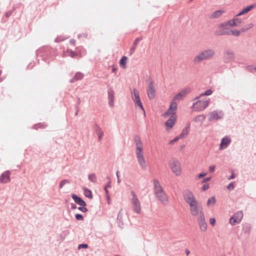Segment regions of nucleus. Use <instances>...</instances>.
I'll list each match as a JSON object with an SVG mask.
<instances>
[{
	"mask_svg": "<svg viewBox=\"0 0 256 256\" xmlns=\"http://www.w3.org/2000/svg\"><path fill=\"white\" fill-rule=\"evenodd\" d=\"M176 110L177 104L174 102H172L168 109L162 115L164 118H168L164 123V126L166 131L171 130L176 122L177 119Z\"/></svg>",
	"mask_w": 256,
	"mask_h": 256,
	"instance_id": "obj_1",
	"label": "nucleus"
},
{
	"mask_svg": "<svg viewBox=\"0 0 256 256\" xmlns=\"http://www.w3.org/2000/svg\"><path fill=\"white\" fill-rule=\"evenodd\" d=\"M134 142L136 146L135 152L138 163L142 169L146 170L147 166L144 157L143 144L140 137L135 136Z\"/></svg>",
	"mask_w": 256,
	"mask_h": 256,
	"instance_id": "obj_2",
	"label": "nucleus"
},
{
	"mask_svg": "<svg viewBox=\"0 0 256 256\" xmlns=\"http://www.w3.org/2000/svg\"><path fill=\"white\" fill-rule=\"evenodd\" d=\"M216 54L215 50L212 48H208L202 51L194 56L192 62L194 64H198L202 61L212 58Z\"/></svg>",
	"mask_w": 256,
	"mask_h": 256,
	"instance_id": "obj_3",
	"label": "nucleus"
},
{
	"mask_svg": "<svg viewBox=\"0 0 256 256\" xmlns=\"http://www.w3.org/2000/svg\"><path fill=\"white\" fill-rule=\"evenodd\" d=\"M130 202L133 212L138 215H142L143 211L141 203L136 193L132 190L130 192Z\"/></svg>",
	"mask_w": 256,
	"mask_h": 256,
	"instance_id": "obj_4",
	"label": "nucleus"
},
{
	"mask_svg": "<svg viewBox=\"0 0 256 256\" xmlns=\"http://www.w3.org/2000/svg\"><path fill=\"white\" fill-rule=\"evenodd\" d=\"M154 193L157 198L164 204L168 202V198L161 186L159 181L154 180Z\"/></svg>",
	"mask_w": 256,
	"mask_h": 256,
	"instance_id": "obj_5",
	"label": "nucleus"
},
{
	"mask_svg": "<svg viewBox=\"0 0 256 256\" xmlns=\"http://www.w3.org/2000/svg\"><path fill=\"white\" fill-rule=\"evenodd\" d=\"M198 99L192 106L193 111L201 112L205 110L208 106L210 99L209 98H195V100Z\"/></svg>",
	"mask_w": 256,
	"mask_h": 256,
	"instance_id": "obj_6",
	"label": "nucleus"
},
{
	"mask_svg": "<svg viewBox=\"0 0 256 256\" xmlns=\"http://www.w3.org/2000/svg\"><path fill=\"white\" fill-rule=\"evenodd\" d=\"M228 21L223 22L218 26L215 32L216 36L230 35V28Z\"/></svg>",
	"mask_w": 256,
	"mask_h": 256,
	"instance_id": "obj_7",
	"label": "nucleus"
},
{
	"mask_svg": "<svg viewBox=\"0 0 256 256\" xmlns=\"http://www.w3.org/2000/svg\"><path fill=\"white\" fill-rule=\"evenodd\" d=\"M169 165L172 172L176 176H180L182 173L180 163L176 160H172L169 162Z\"/></svg>",
	"mask_w": 256,
	"mask_h": 256,
	"instance_id": "obj_8",
	"label": "nucleus"
},
{
	"mask_svg": "<svg viewBox=\"0 0 256 256\" xmlns=\"http://www.w3.org/2000/svg\"><path fill=\"white\" fill-rule=\"evenodd\" d=\"M148 96L150 99H153L156 95V89L154 82L150 80L146 90Z\"/></svg>",
	"mask_w": 256,
	"mask_h": 256,
	"instance_id": "obj_9",
	"label": "nucleus"
},
{
	"mask_svg": "<svg viewBox=\"0 0 256 256\" xmlns=\"http://www.w3.org/2000/svg\"><path fill=\"white\" fill-rule=\"evenodd\" d=\"M243 218V212L242 211H238L234 213L232 216L230 220V223L232 225H235L239 224Z\"/></svg>",
	"mask_w": 256,
	"mask_h": 256,
	"instance_id": "obj_10",
	"label": "nucleus"
},
{
	"mask_svg": "<svg viewBox=\"0 0 256 256\" xmlns=\"http://www.w3.org/2000/svg\"><path fill=\"white\" fill-rule=\"evenodd\" d=\"M190 214L194 216H202V215H204V213L202 210V208L199 206L198 204L195 206L192 207L190 209Z\"/></svg>",
	"mask_w": 256,
	"mask_h": 256,
	"instance_id": "obj_11",
	"label": "nucleus"
},
{
	"mask_svg": "<svg viewBox=\"0 0 256 256\" xmlns=\"http://www.w3.org/2000/svg\"><path fill=\"white\" fill-rule=\"evenodd\" d=\"M132 99L136 105L140 107V108L144 111V108H143L142 103L140 101L139 94L137 90L134 89L133 90V93L132 94Z\"/></svg>",
	"mask_w": 256,
	"mask_h": 256,
	"instance_id": "obj_12",
	"label": "nucleus"
},
{
	"mask_svg": "<svg viewBox=\"0 0 256 256\" xmlns=\"http://www.w3.org/2000/svg\"><path fill=\"white\" fill-rule=\"evenodd\" d=\"M223 117V114L221 112L214 110L208 114V120L213 121L221 119Z\"/></svg>",
	"mask_w": 256,
	"mask_h": 256,
	"instance_id": "obj_13",
	"label": "nucleus"
},
{
	"mask_svg": "<svg viewBox=\"0 0 256 256\" xmlns=\"http://www.w3.org/2000/svg\"><path fill=\"white\" fill-rule=\"evenodd\" d=\"M197 220L200 230L203 232H206L207 230V224L206 222L204 214L198 216Z\"/></svg>",
	"mask_w": 256,
	"mask_h": 256,
	"instance_id": "obj_14",
	"label": "nucleus"
},
{
	"mask_svg": "<svg viewBox=\"0 0 256 256\" xmlns=\"http://www.w3.org/2000/svg\"><path fill=\"white\" fill-rule=\"evenodd\" d=\"M183 196L184 200L186 202L195 199L194 194L189 190H186L184 192Z\"/></svg>",
	"mask_w": 256,
	"mask_h": 256,
	"instance_id": "obj_15",
	"label": "nucleus"
},
{
	"mask_svg": "<svg viewBox=\"0 0 256 256\" xmlns=\"http://www.w3.org/2000/svg\"><path fill=\"white\" fill-rule=\"evenodd\" d=\"M10 172L9 171L4 172L0 176V182L2 183L9 182L10 180Z\"/></svg>",
	"mask_w": 256,
	"mask_h": 256,
	"instance_id": "obj_16",
	"label": "nucleus"
},
{
	"mask_svg": "<svg viewBox=\"0 0 256 256\" xmlns=\"http://www.w3.org/2000/svg\"><path fill=\"white\" fill-rule=\"evenodd\" d=\"M228 21L230 26H240L242 22L241 18H234Z\"/></svg>",
	"mask_w": 256,
	"mask_h": 256,
	"instance_id": "obj_17",
	"label": "nucleus"
},
{
	"mask_svg": "<svg viewBox=\"0 0 256 256\" xmlns=\"http://www.w3.org/2000/svg\"><path fill=\"white\" fill-rule=\"evenodd\" d=\"M231 142V140L228 136H226L221 141L220 149L223 150L226 148L228 145L230 144Z\"/></svg>",
	"mask_w": 256,
	"mask_h": 256,
	"instance_id": "obj_18",
	"label": "nucleus"
},
{
	"mask_svg": "<svg viewBox=\"0 0 256 256\" xmlns=\"http://www.w3.org/2000/svg\"><path fill=\"white\" fill-rule=\"evenodd\" d=\"M190 91L189 88H186L182 90L174 98V100H180L184 97L186 94Z\"/></svg>",
	"mask_w": 256,
	"mask_h": 256,
	"instance_id": "obj_19",
	"label": "nucleus"
},
{
	"mask_svg": "<svg viewBox=\"0 0 256 256\" xmlns=\"http://www.w3.org/2000/svg\"><path fill=\"white\" fill-rule=\"evenodd\" d=\"M234 58V54L232 52L227 51L224 54V61L226 62L233 60Z\"/></svg>",
	"mask_w": 256,
	"mask_h": 256,
	"instance_id": "obj_20",
	"label": "nucleus"
},
{
	"mask_svg": "<svg viewBox=\"0 0 256 256\" xmlns=\"http://www.w3.org/2000/svg\"><path fill=\"white\" fill-rule=\"evenodd\" d=\"M72 198L74 200L75 202L77 204L81 206H85L86 205V202L78 196L75 194H72Z\"/></svg>",
	"mask_w": 256,
	"mask_h": 256,
	"instance_id": "obj_21",
	"label": "nucleus"
},
{
	"mask_svg": "<svg viewBox=\"0 0 256 256\" xmlns=\"http://www.w3.org/2000/svg\"><path fill=\"white\" fill-rule=\"evenodd\" d=\"M254 7V5H250L244 8L236 16H240L250 11Z\"/></svg>",
	"mask_w": 256,
	"mask_h": 256,
	"instance_id": "obj_22",
	"label": "nucleus"
},
{
	"mask_svg": "<svg viewBox=\"0 0 256 256\" xmlns=\"http://www.w3.org/2000/svg\"><path fill=\"white\" fill-rule=\"evenodd\" d=\"M95 131L98 136V140H100L102 137L104 136V132H103L102 130L98 126H96L95 127Z\"/></svg>",
	"mask_w": 256,
	"mask_h": 256,
	"instance_id": "obj_23",
	"label": "nucleus"
},
{
	"mask_svg": "<svg viewBox=\"0 0 256 256\" xmlns=\"http://www.w3.org/2000/svg\"><path fill=\"white\" fill-rule=\"evenodd\" d=\"M224 12V10H216L211 15L210 18H218L221 16Z\"/></svg>",
	"mask_w": 256,
	"mask_h": 256,
	"instance_id": "obj_24",
	"label": "nucleus"
},
{
	"mask_svg": "<svg viewBox=\"0 0 256 256\" xmlns=\"http://www.w3.org/2000/svg\"><path fill=\"white\" fill-rule=\"evenodd\" d=\"M205 118V116L202 114L198 115L194 118V121L196 122L202 123L204 120Z\"/></svg>",
	"mask_w": 256,
	"mask_h": 256,
	"instance_id": "obj_25",
	"label": "nucleus"
},
{
	"mask_svg": "<svg viewBox=\"0 0 256 256\" xmlns=\"http://www.w3.org/2000/svg\"><path fill=\"white\" fill-rule=\"evenodd\" d=\"M242 32L241 30H238L236 29H230V35L232 34L234 36H238L240 35Z\"/></svg>",
	"mask_w": 256,
	"mask_h": 256,
	"instance_id": "obj_26",
	"label": "nucleus"
},
{
	"mask_svg": "<svg viewBox=\"0 0 256 256\" xmlns=\"http://www.w3.org/2000/svg\"><path fill=\"white\" fill-rule=\"evenodd\" d=\"M184 131H182L180 136H176L174 139L169 142L170 144H172L178 142L180 138H184Z\"/></svg>",
	"mask_w": 256,
	"mask_h": 256,
	"instance_id": "obj_27",
	"label": "nucleus"
},
{
	"mask_svg": "<svg viewBox=\"0 0 256 256\" xmlns=\"http://www.w3.org/2000/svg\"><path fill=\"white\" fill-rule=\"evenodd\" d=\"M84 196L86 197H88L90 199H92V194L90 190L87 189L86 188H84Z\"/></svg>",
	"mask_w": 256,
	"mask_h": 256,
	"instance_id": "obj_28",
	"label": "nucleus"
},
{
	"mask_svg": "<svg viewBox=\"0 0 256 256\" xmlns=\"http://www.w3.org/2000/svg\"><path fill=\"white\" fill-rule=\"evenodd\" d=\"M216 198L212 196V197H211L210 198L208 202H207V206H214V204H216Z\"/></svg>",
	"mask_w": 256,
	"mask_h": 256,
	"instance_id": "obj_29",
	"label": "nucleus"
},
{
	"mask_svg": "<svg viewBox=\"0 0 256 256\" xmlns=\"http://www.w3.org/2000/svg\"><path fill=\"white\" fill-rule=\"evenodd\" d=\"M254 26V24L252 23H249L246 24L244 27L241 28V31L242 32H244L250 28H252Z\"/></svg>",
	"mask_w": 256,
	"mask_h": 256,
	"instance_id": "obj_30",
	"label": "nucleus"
},
{
	"mask_svg": "<svg viewBox=\"0 0 256 256\" xmlns=\"http://www.w3.org/2000/svg\"><path fill=\"white\" fill-rule=\"evenodd\" d=\"M127 58L125 56H123L120 60V64L123 68H126V63Z\"/></svg>",
	"mask_w": 256,
	"mask_h": 256,
	"instance_id": "obj_31",
	"label": "nucleus"
},
{
	"mask_svg": "<svg viewBox=\"0 0 256 256\" xmlns=\"http://www.w3.org/2000/svg\"><path fill=\"white\" fill-rule=\"evenodd\" d=\"M108 97H109V103L112 106V102L114 98V92L113 91L110 90L108 92Z\"/></svg>",
	"mask_w": 256,
	"mask_h": 256,
	"instance_id": "obj_32",
	"label": "nucleus"
},
{
	"mask_svg": "<svg viewBox=\"0 0 256 256\" xmlns=\"http://www.w3.org/2000/svg\"><path fill=\"white\" fill-rule=\"evenodd\" d=\"M187 203L189 204V206H190V209L192 207H193V206H195L196 205L198 204V202L196 200L195 198V199L193 200L192 201L188 202Z\"/></svg>",
	"mask_w": 256,
	"mask_h": 256,
	"instance_id": "obj_33",
	"label": "nucleus"
},
{
	"mask_svg": "<svg viewBox=\"0 0 256 256\" xmlns=\"http://www.w3.org/2000/svg\"><path fill=\"white\" fill-rule=\"evenodd\" d=\"M212 94V91L210 90H206L205 92L202 93L200 95L198 98H201L204 96H210Z\"/></svg>",
	"mask_w": 256,
	"mask_h": 256,
	"instance_id": "obj_34",
	"label": "nucleus"
},
{
	"mask_svg": "<svg viewBox=\"0 0 256 256\" xmlns=\"http://www.w3.org/2000/svg\"><path fill=\"white\" fill-rule=\"evenodd\" d=\"M247 70L251 72H256V66H249L247 67Z\"/></svg>",
	"mask_w": 256,
	"mask_h": 256,
	"instance_id": "obj_35",
	"label": "nucleus"
},
{
	"mask_svg": "<svg viewBox=\"0 0 256 256\" xmlns=\"http://www.w3.org/2000/svg\"><path fill=\"white\" fill-rule=\"evenodd\" d=\"M88 179L93 182H95L96 181V178L94 174H90L88 176Z\"/></svg>",
	"mask_w": 256,
	"mask_h": 256,
	"instance_id": "obj_36",
	"label": "nucleus"
},
{
	"mask_svg": "<svg viewBox=\"0 0 256 256\" xmlns=\"http://www.w3.org/2000/svg\"><path fill=\"white\" fill-rule=\"evenodd\" d=\"M83 74L80 72L76 73L75 75V78L76 80H80L83 78Z\"/></svg>",
	"mask_w": 256,
	"mask_h": 256,
	"instance_id": "obj_37",
	"label": "nucleus"
},
{
	"mask_svg": "<svg viewBox=\"0 0 256 256\" xmlns=\"http://www.w3.org/2000/svg\"><path fill=\"white\" fill-rule=\"evenodd\" d=\"M68 183H70V182H69L68 180H62V181L60 182V188H62V186H63L64 184H68Z\"/></svg>",
	"mask_w": 256,
	"mask_h": 256,
	"instance_id": "obj_38",
	"label": "nucleus"
},
{
	"mask_svg": "<svg viewBox=\"0 0 256 256\" xmlns=\"http://www.w3.org/2000/svg\"><path fill=\"white\" fill-rule=\"evenodd\" d=\"M87 34L86 32H82V34H80L78 36V38H87Z\"/></svg>",
	"mask_w": 256,
	"mask_h": 256,
	"instance_id": "obj_39",
	"label": "nucleus"
},
{
	"mask_svg": "<svg viewBox=\"0 0 256 256\" xmlns=\"http://www.w3.org/2000/svg\"><path fill=\"white\" fill-rule=\"evenodd\" d=\"M68 52H70V56L72 58H74L76 56H78V54L74 52L68 50Z\"/></svg>",
	"mask_w": 256,
	"mask_h": 256,
	"instance_id": "obj_40",
	"label": "nucleus"
},
{
	"mask_svg": "<svg viewBox=\"0 0 256 256\" xmlns=\"http://www.w3.org/2000/svg\"><path fill=\"white\" fill-rule=\"evenodd\" d=\"M234 184L233 182H231L227 186V188L229 190H232L234 188Z\"/></svg>",
	"mask_w": 256,
	"mask_h": 256,
	"instance_id": "obj_41",
	"label": "nucleus"
},
{
	"mask_svg": "<svg viewBox=\"0 0 256 256\" xmlns=\"http://www.w3.org/2000/svg\"><path fill=\"white\" fill-rule=\"evenodd\" d=\"M206 175V173H205V172L201 173L197 176V178H198V179H200V178L205 176Z\"/></svg>",
	"mask_w": 256,
	"mask_h": 256,
	"instance_id": "obj_42",
	"label": "nucleus"
},
{
	"mask_svg": "<svg viewBox=\"0 0 256 256\" xmlns=\"http://www.w3.org/2000/svg\"><path fill=\"white\" fill-rule=\"evenodd\" d=\"M76 218L78 220H83V217H82V215H81L80 214H76Z\"/></svg>",
	"mask_w": 256,
	"mask_h": 256,
	"instance_id": "obj_43",
	"label": "nucleus"
},
{
	"mask_svg": "<svg viewBox=\"0 0 256 256\" xmlns=\"http://www.w3.org/2000/svg\"><path fill=\"white\" fill-rule=\"evenodd\" d=\"M142 40V38H136L135 40H134V45L135 46H136L138 44V42Z\"/></svg>",
	"mask_w": 256,
	"mask_h": 256,
	"instance_id": "obj_44",
	"label": "nucleus"
},
{
	"mask_svg": "<svg viewBox=\"0 0 256 256\" xmlns=\"http://www.w3.org/2000/svg\"><path fill=\"white\" fill-rule=\"evenodd\" d=\"M210 222L212 226H214L216 223V220L214 218H211L210 220Z\"/></svg>",
	"mask_w": 256,
	"mask_h": 256,
	"instance_id": "obj_45",
	"label": "nucleus"
},
{
	"mask_svg": "<svg viewBox=\"0 0 256 256\" xmlns=\"http://www.w3.org/2000/svg\"><path fill=\"white\" fill-rule=\"evenodd\" d=\"M88 246V244H81L78 246V249H80L82 248H87Z\"/></svg>",
	"mask_w": 256,
	"mask_h": 256,
	"instance_id": "obj_46",
	"label": "nucleus"
},
{
	"mask_svg": "<svg viewBox=\"0 0 256 256\" xmlns=\"http://www.w3.org/2000/svg\"><path fill=\"white\" fill-rule=\"evenodd\" d=\"M216 166H210L209 168L210 172H213L214 171Z\"/></svg>",
	"mask_w": 256,
	"mask_h": 256,
	"instance_id": "obj_47",
	"label": "nucleus"
},
{
	"mask_svg": "<svg viewBox=\"0 0 256 256\" xmlns=\"http://www.w3.org/2000/svg\"><path fill=\"white\" fill-rule=\"evenodd\" d=\"M78 209L82 212H86L87 211V208L84 207V206H83L82 207H80Z\"/></svg>",
	"mask_w": 256,
	"mask_h": 256,
	"instance_id": "obj_48",
	"label": "nucleus"
},
{
	"mask_svg": "<svg viewBox=\"0 0 256 256\" xmlns=\"http://www.w3.org/2000/svg\"><path fill=\"white\" fill-rule=\"evenodd\" d=\"M209 188V185L208 184H204L202 186V190H208Z\"/></svg>",
	"mask_w": 256,
	"mask_h": 256,
	"instance_id": "obj_49",
	"label": "nucleus"
},
{
	"mask_svg": "<svg viewBox=\"0 0 256 256\" xmlns=\"http://www.w3.org/2000/svg\"><path fill=\"white\" fill-rule=\"evenodd\" d=\"M104 190H105L106 192V194H107L108 199H108H110V196L108 195V190L107 186H105L104 187Z\"/></svg>",
	"mask_w": 256,
	"mask_h": 256,
	"instance_id": "obj_50",
	"label": "nucleus"
},
{
	"mask_svg": "<svg viewBox=\"0 0 256 256\" xmlns=\"http://www.w3.org/2000/svg\"><path fill=\"white\" fill-rule=\"evenodd\" d=\"M182 131H184V137L188 134V130L187 129H186V130H184Z\"/></svg>",
	"mask_w": 256,
	"mask_h": 256,
	"instance_id": "obj_51",
	"label": "nucleus"
},
{
	"mask_svg": "<svg viewBox=\"0 0 256 256\" xmlns=\"http://www.w3.org/2000/svg\"><path fill=\"white\" fill-rule=\"evenodd\" d=\"M136 47V46H135L133 44L132 47L130 48V51L132 52H133L134 51Z\"/></svg>",
	"mask_w": 256,
	"mask_h": 256,
	"instance_id": "obj_52",
	"label": "nucleus"
},
{
	"mask_svg": "<svg viewBox=\"0 0 256 256\" xmlns=\"http://www.w3.org/2000/svg\"><path fill=\"white\" fill-rule=\"evenodd\" d=\"M210 180V178H206L205 179H204L202 181L203 182H206L208 181H209Z\"/></svg>",
	"mask_w": 256,
	"mask_h": 256,
	"instance_id": "obj_53",
	"label": "nucleus"
},
{
	"mask_svg": "<svg viewBox=\"0 0 256 256\" xmlns=\"http://www.w3.org/2000/svg\"><path fill=\"white\" fill-rule=\"evenodd\" d=\"M234 178V174H232V176L228 178V180L233 179Z\"/></svg>",
	"mask_w": 256,
	"mask_h": 256,
	"instance_id": "obj_54",
	"label": "nucleus"
},
{
	"mask_svg": "<svg viewBox=\"0 0 256 256\" xmlns=\"http://www.w3.org/2000/svg\"><path fill=\"white\" fill-rule=\"evenodd\" d=\"M106 186H107V188H110V182H109L108 184H107Z\"/></svg>",
	"mask_w": 256,
	"mask_h": 256,
	"instance_id": "obj_55",
	"label": "nucleus"
},
{
	"mask_svg": "<svg viewBox=\"0 0 256 256\" xmlns=\"http://www.w3.org/2000/svg\"><path fill=\"white\" fill-rule=\"evenodd\" d=\"M190 254V252H189V250H186V255H187V256H188V254Z\"/></svg>",
	"mask_w": 256,
	"mask_h": 256,
	"instance_id": "obj_56",
	"label": "nucleus"
},
{
	"mask_svg": "<svg viewBox=\"0 0 256 256\" xmlns=\"http://www.w3.org/2000/svg\"><path fill=\"white\" fill-rule=\"evenodd\" d=\"M70 42L72 44H74V40H71Z\"/></svg>",
	"mask_w": 256,
	"mask_h": 256,
	"instance_id": "obj_57",
	"label": "nucleus"
},
{
	"mask_svg": "<svg viewBox=\"0 0 256 256\" xmlns=\"http://www.w3.org/2000/svg\"><path fill=\"white\" fill-rule=\"evenodd\" d=\"M116 176H117V178H120V176H119V175H118V172H116Z\"/></svg>",
	"mask_w": 256,
	"mask_h": 256,
	"instance_id": "obj_58",
	"label": "nucleus"
},
{
	"mask_svg": "<svg viewBox=\"0 0 256 256\" xmlns=\"http://www.w3.org/2000/svg\"><path fill=\"white\" fill-rule=\"evenodd\" d=\"M118 183H120V178H118Z\"/></svg>",
	"mask_w": 256,
	"mask_h": 256,
	"instance_id": "obj_59",
	"label": "nucleus"
},
{
	"mask_svg": "<svg viewBox=\"0 0 256 256\" xmlns=\"http://www.w3.org/2000/svg\"><path fill=\"white\" fill-rule=\"evenodd\" d=\"M56 42H59V40H58V39H56Z\"/></svg>",
	"mask_w": 256,
	"mask_h": 256,
	"instance_id": "obj_60",
	"label": "nucleus"
},
{
	"mask_svg": "<svg viewBox=\"0 0 256 256\" xmlns=\"http://www.w3.org/2000/svg\"><path fill=\"white\" fill-rule=\"evenodd\" d=\"M1 74H2V71L0 70V75Z\"/></svg>",
	"mask_w": 256,
	"mask_h": 256,
	"instance_id": "obj_61",
	"label": "nucleus"
}]
</instances>
